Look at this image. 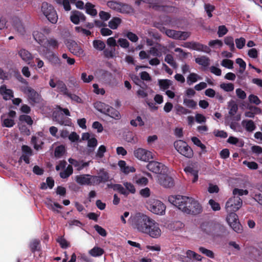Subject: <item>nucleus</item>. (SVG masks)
<instances>
[{"label":"nucleus","instance_id":"f257e3e1","mask_svg":"<svg viewBox=\"0 0 262 262\" xmlns=\"http://www.w3.org/2000/svg\"><path fill=\"white\" fill-rule=\"evenodd\" d=\"M168 200L186 214L196 215L201 213L203 210L199 202L191 197L171 195L168 197Z\"/></svg>","mask_w":262,"mask_h":262},{"label":"nucleus","instance_id":"f03ea898","mask_svg":"<svg viewBox=\"0 0 262 262\" xmlns=\"http://www.w3.org/2000/svg\"><path fill=\"white\" fill-rule=\"evenodd\" d=\"M152 219L144 213L137 212L130 216L128 223L137 232L145 234Z\"/></svg>","mask_w":262,"mask_h":262},{"label":"nucleus","instance_id":"7ed1b4c3","mask_svg":"<svg viewBox=\"0 0 262 262\" xmlns=\"http://www.w3.org/2000/svg\"><path fill=\"white\" fill-rule=\"evenodd\" d=\"M147 208L152 213L163 215L165 213L166 206L160 200L150 198L146 202Z\"/></svg>","mask_w":262,"mask_h":262},{"label":"nucleus","instance_id":"20e7f679","mask_svg":"<svg viewBox=\"0 0 262 262\" xmlns=\"http://www.w3.org/2000/svg\"><path fill=\"white\" fill-rule=\"evenodd\" d=\"M41 12L43 15L52 24H55L58 20V16L54 7L47 2L41 4Z\"/></svg>","mask_w":262,"mask_h":262},{"label":"nucleus","instance_id":"39448f33","mask_svg":"<svg viewBox=\"0 0 262 262\" xmlns=\"http://www.w3.org/2000/svg\"><path fill=\"white\" fill-rule=\"evenodd\" d=\"M176 149L181 155L188 158H191L193 155L192 149L186 142L183 140H178L174 143Z\"/></svg>","mask_w":262,"mask_h":262},{"label":"nucleus","instance_id":"423d86ee","mask_svg":"<svg viewBox=\"0 0 262 262\" xmlns=\"http://www.w3.org/2000/svg\"><path fill=\"white\" fill-rule=\"evenodd\" d=\"M58 47V42L56 40L53 38L46 39L43 46L38 49V51L40 54L46 57H49L50 55L55 56L53 53L49 51L48 48L56 49Z\"/></svg>","mask_w":262,"mask_h":262},{"label":"nucleus","instance_id":"0eeeda50","mask_svg":"<svg viewBox=\"0 0 262 262\" xmlns=\"http://www.w3.org/2000/svg\"><path fill=\"white\" fill-rule=\"evenodd\" d=\"M243 205V201L238 196H233L226 202L225 209L227 212H235L238 210Z\"/></svg>","mask_w":262,"mask_h":262},{"label":"nucleus","instance_id":"6e6552de","mask_svg":"<svg viewBox=\"0 0 262 262\" xmlns=\"http://www.w3.org/2000/svg\"><path fill=\"white\" fill-rule=\"evenodd\" d=\"M160 225L154 219H152L145 234L151 238H158L162 233Z\"/></svg>","mask_w":262,"mask_h":262},{"label":"nucleus","instance_id":"1a4fd4ad","mask_svg":"<svg viewBox=\"0 0 262 262\" xmlns=\"http://www.w3.org/2000/svg\"><path fill=\"white\" fill-rule=\"evenodd\" d=\"M134 156L139 160L148 162L154 158L153 153L143 148H137L134 150Z\"/></svg>","mask_w":262,"mask_h":262},{"label":"nucleus","instance_id":"9d476101","mask_svg":"<svg viewBox=\"0 0 262 262\" xmlns=\"http://www.w3.org/2000/svg\"><path fill=\"white\" fill-rule=\"evenodd\" d=\"M228 215L226 217L227 222L232 229L237 233L241 232L242 230V226L240 224L238 216L235 212H227Z\"/></svg>","mask_w":262,"mask_h":262},{"label":"nucleus","instance_id":"9b49d317","mask_svg":"<svg viewBox=\"0 0 262 262\" xmlns=\"http://www.w3.org/2000/svg\"><path fill=\"white\" fill-rule=\"evenodd\" d=\"M97 178L93 175L83 174L75 177V181L81 185H95V181Z\"/></svg>","mask_w":262,"mask_h":262},{"label":"nucleus","instance_id":"f8f14e48","mask_svg":"<svg viewBox=\"0 0 262 262\" xmlns=\"http://www.w3.org/2000/svg\"><path fill=\"white\" fill-rule=\"evenodd\" d=\"M147 168L149 170L159 174V175L166 173L167 172V168L166 166L161 163L156 161L149 162L147 165Z\"/></svg>","mask_w":262,"mask_h":262},{"label":"nucleus","instance_id":"ddd939ff","mask_svg":"<svg viewBox=\"0 0 262 262\" xmlns=\"http://www.w3.org/2000/svg\"><path fill=\"white\" fill-rule=\"evenodd\" d=\"M165 34L169 37L174 39L186 40L190 35V33L188 32H182L176 31L173 30H167Z\"/></svg>","mask_w":262,"mask_h":262},{"label":"nucleus","instance_id":"4468645a","mask_svg":"<svg viewBox=\"0 0 262 262\" xmlns=\"http://www.w3.org/2000/svg\"><path fill=\"white\" fill-rule=\"evenodd\" d=\"M70 51L74 55L78 57H83L85 53L81 46L76 42L71 40L68 42L67 45Z\"/></svg>","mask_w":262,"mask_h":262},{"label":"nucleus","instance_id":"2eb2a0df","mask_svg":"<svg viewBox=\"0 0 262 262\" xmlns=\"http://www.w3.org/2000/svg\"><path fill=\"white\" fill-rule=\"evenodd\" d=\"M221 228L218 224L213 223H204L201 226L202 230L208 235H213L217 232V230Z\"/></svg>","mask_w":262,"mask_h":262},{"label":"nucleus","instance_id":"dca6fc26","mask_svg":"<svg viewBox=\"0 0 262 262\" xmlns=\"http://www.w3.org/2000/svg\"><path fill=\"white\" fill-rule=\"evenodd\" d=\"M158 183L165 187H170L173 185V180L166 173L158 176Z\"/></svg>","mask_w":262,"mask_h":262},{"label":"nucleus","instance_id":"f3484780","mask_svg":"<svg viewBox=\"0 0 262 262\" xmlns=\"http://www.w3.org/2000/svg\"><path fill=\"white\" fill-rule=\"evenodd\" d=\"M184 170L190 177H192V183H194L198 181L199 169L197 166L194 165H189Z\"/></svg>","mask_w":262,"mask_h":262},{"label":"nucleus","instance_id":"a211bd4d","mask_svg":"<svg viewBox=\"0 0 262 262\" xmlns=\"http://www.w3.org/2000/svg\"><path fill=\"white\" fill-rule=\"evenodd\" d=\"M70 20L74 24L77 25L80 21L85 20V17L83 13L78 11H73L71 13Z\"/></svg>","mask_w":262,"mask_h":262},{"label":"nucleus","instance_id":"6ab92c4d","mask_svg":"<svg viewBox=\"0 0 262 262\" xmlns=\"http://www.w3.org/2000/svg\"><path fill=\"white\" fill-rule=\"evenodd\" d=\"M0 94L6 100H10L13 97V91L8 89L5 85H2L0 87Z\"/></svg>","mask_w":262,"mask_h":262},{"label":"nucleus","instance_id":"aec40b11","mask_svg":"<svg viewBox=\"0 0 262 262\" xmlns=\"http://www.w3.org/2000/svg\"><path fill=\"white\" fill-rule=\"evenodd\" d=\"M99 174L100 176H94L97 179L95 181V185L100 184L101 182H105L109 180V175L107 172L104 170V169L99 170Z\"/></svg>","mask_w":262,"mask_h":262},{"label":"nucleus","instance_id":"412c9836","mask_svg":"<svg viewBox=\"0 0 262 262\" xmlns=\"http://www.w3.org/2000/svg\"><path fill=\"white\" fill-rule=\"evenodd\" d=\"M18 54L21 59L27 63H30V61L33 59V56L28 51L24 49H20Z\"/></svg>","mask_w":262,"mask_h":262},{"label":"nucleus","instance_id":"4be33fe9","mask_svg":"<svg viewBox=\"0 0 262 262\" xmlns=\"http://www.w3.org/2000/svg\"><path fill=\"white\" fill-rule=\"evenodd\" d=\"M54 117L55 120L61 125H69L71 123L69 119L65 117L61 113L54 114Z\"/></svg>","mask_w":262,"mask_h":262},{"label":"nucleus","instance_id":"5701e85b","mask_svg":"<svg viewBox=\"0 0 262 262\" xmlns=\"http://www.w3.org/2000/svg\"><path fill=\"white\" fill-rule=\"evenodd\" d=\"M118 166L120 170L125 174L135 171V169L132 166L127 165L124 161L120 160L118 162Z\"/></svg>","mask_w":262,"mask_h":262},{"label":"nucleus","instance_id":"b1692460","mask_svg":"<svg viewBox=\"0 0 262 262\" xmlns=\"http://www.w3.org/2000/svg\"><path fill=\"white\" fill-rule=\"evenodd\" d=\"M202 77L195 73H190L186 78L187 83L188 85H191L199 80L202 79Z\"/></svg>","mask_w":262,"mask_h":262},{"label":"nucleus","instance_id":"393cba45","mask_svg":"<svg viewBox=\"0 0 262 262\" xmlns=\"http://www.w3.org/2000/svg\"><path fill=\"white\" fill-rule=\"evenodd\" d=\"M26 93L27 94L29 98L34 102H38L40 100V95L33 89L28 88L26 90Z\"/></svg>","mask_w":262,"mask_h":262},{"label":"nucleus","instance_id":"a878e982","mask_svg":"<svg viewBox=\"0 0 262 262\" xmlns=\"http://www.w3.org/2000/svg\"><path fill=\"white\" fill-rule=\"evenodd\" d=\"M95 108L99 112L105 115L110 108V105L101 102H97L94 104Z\"/></svg>","mask_w":262,"mask_h":262},{"label":"nucleus","instance_id":"bb28decb","mask_svg":"<svg viewBox=\"0 0 262 262\" xmlns=\"http://www.w3.org/2000/svg\"><path fill=\"white\" fill-rule=\"evenodd\" d=\"M33 35L34 39L42 47L46 40L45 35L38 31H34Z\"/></svg>","mask_w":262,"mask_h":262},{"label":"nucleus","instance_id":"cd10ccee","mask_svg":"<svg viewBox=\"0 0 262 262\" xmlns=\"http://www.w3.org/2000/svg\"><path fill=\"white\" fill-rule=\"evenodd\" d=\"M105 115L116 120H119L121 118V115L119 111L111 106H110V108H108Z\"/></svg>","mask_w":262,"mask_h":262},{"label":"nucleus","instance_id":"c85d7f7f","mask_svg":"<svg viewBox=\"0 0 262 262\" xmlns=\"http://www.w3.org/2000/svg\"><path fill=\"white\" fill-rule=\"evenodd\" d=\"M176 113L178 115H185L191 113V111L184 106L178 104L174 107Z\"/></svg>","mask_w":262,"mask_h":262},{"label":"nucleus","instance_id":"c756f323","mask_svg":"<svg viewBox=\"0 0 262 262\" xmlns=\"http://www.w3.org/2000/svg\"><path fill=\"white\" fill-rule=\"evenodd\" d=\"M242 124L248 132H252L255 129V125L252 120H244L242 121Z\"/></svg>","mask_w":262,"mask_h":262},{"label":"nucleus","instance_id":"7c9ffc66","mask_svg":"<svg viewBox=\"0 0 262 262\" xmlns=\"http://www.w3.org/2000/svg\"><path fill=\"white\" fill-rule=\"evenodd\" d=\"M122 20L119 17H114L108 22V27L113 30H115L118 28L119 26L121 24Z\"/></svg>","mask_w":262,"mask_h":262},{"label":"nucleus","instance_id":"2f4dec72","mask_svg":"<svg viewBox=\"0 0 262 262\" xmlns=\"http://www.w3.org/2000/svg\"><path fill=\"white\" fill-rule=\"evenodd\" d=\"M195 61L199 64L205 67L208 66L210 64L209 58L205 56L196 58Z\"/></svg>","mask_w":262,"mask_h":262},{"label":"nucleus","instance_id":"473e14b6","mask_svg":"<svg viewBox=\"0 0 262 262\" xmlns=\"http://www.w3.org/2000/svg\"><path fill=\"white\" fill-rule=\"evenodd\" d=\"M183 104L186 107L192 109L195 108L197 106L196 102L186 97H184L183 98Z\"/></svg>","mask_w":262,"mask_h":262},{"label":"nucleus","instance_id":"72a5a7b5","mask_svg":"<svg viewBox=\"0 0 262 262\" xmlns=\"http://www.w3.org/2000/svg\"><path fill=\"white\" fill-rule=\"evenodd\" d=\"M192 50L202 51L206 53H209L210 52V49L206 46H204L199 43L193 41V48Z\"/></svg>","mask_w":262,"mask_h":262},{"label":"nucleus","instance_id":"f704fd0d","mask_svg":"<svg viewBox=\"0 0 262 262\" xmlns=\"http://www.w3.org/2000/svg\"><path fill=\"white\" fill-rule=\"evenodd\" d=\"M160 89L162 90L168 89L172 85V81L169 79H160L158 81Z\"/></svg>","mask_w":262,"mask_h":262},{"label":"nucleus","instance_id":"c9c22d12","mask_svg":"<svg viewBox=\"0 0 262 262\" xmlns=\"http://www.w3.org/2000/svg\"><path fill=\"white\" fill-rule=\"evenodd\" d=\"M86 12L91 16H96L97 14V10L95 9V6L91 3H87L85 5Z\"/></svg>","mask_w":262,"mask_h":262},{"label":"nucleus","instance_id":"e433bc0d","mask_svg":"<svg viewBox=\"0 0 262 262\" xmlns=\"http://www.w3.org/2000/svg\"><path fill=\"white\" fill-rule=\"evenodd\" d=\"M135 183L139 186H145L148 183V179L144 177L135 175L133 178Z\"/></svg>","mask_w":262,"mask_h":262},{"label":"nucleus","instance_id":"4c0bfd02","mask_svg":"<svg viewBox=\"0 0 262 262\" xmlns=\"http://www.w3.org/2000/svg\"><path fill=\"white\" fill-rule=\"evenodd\" d=\"M229 114L231 116H234L237 112L238 106L234 101H230L228 103Z\"/></svg>","mask_w":262,"mask_h":262},{"label":"nucleus","instance_id":"58836bf2","mask_svg":"<svg viewBox=\"0 0 262 262\" xmlns=\"http://www.w3.org/2000/svg\"><path fill=\"white\" fill-rule=\"evenodd\" d=\"M3 125L7 127H11L14 125V121L12 118H6V115H4L1 117Z\"/></svg>","mask_w":262,"mask_h":262},{"label":"nucleus","instance_id":"ea45409f","mask_svg":"<svg viewBox=\"0 0 262 262\" xmlns=\"http://www.w3.org/2000/svg\"><path fill=\"white\" fill-rule=\"evenodd\" d=\"M32 143L34 145V147L36 150H39L41 148V145L43 144L42 140L39 137H33L32 138Z\"/></svg>","mask_w":262,"mask_h":262},{"label":"nucleus","instance_id":"a19ab883","mask_svg":"<svg viewBox=\"0 0 262 262\" xmlns=\"http://www.w3.org/2000/svg\"><path fill=\"white\" fill-rule=\"evenodd\" d=\"M103 250L98 247H94L92 249L89 251V254L94 257L99 256L103 254Z\"/></svg>","mask_w":262,"mask_h":262},{"label":"nucleus","instance_id":"79ce46f5","mask_svg":"<svg viewBox=\"0 0 262 262\" xmlns=\"http://www.w3.org/2000/svg\"><path fill=\"white\" fill-rule=\"evenodd\" d=\"M57 89L58 92H60L63 94L67 95L68 94V91L65 84L61 81H57Z\"/></svg>","mask_w":262,"mask_h":262},{"label":"nucleus","instance_id":"37998d69","mask_svg":"<svg viewBox=\"0 0 262 262\" xmlns=\"http://www.w3.org/2000/svg\"><path fill=\"white\" fill-rule=\"evenodd\" d=\"M93 47L95 49L99 51H102L105 49V43L100 40H95L93 42Z\"/></svg>","mask_w":262,"mask_h":262},{"label":"nucleus","instance_id":"c03bdc74","mask_svg":"<svg viewBox=\"0 0 262 262\" xmlns=\"http://www.w3.org/2000/svg\"><path fill=\"white\" fill-rule=\"evenodd\" d=\"M227 141L230 144L236 145L239 147H242L244 145V142L242 140L234 137H230Z\"/></svg>","mask_w":262,"mask_h":262},{"label":"nucleus","instance_id":"a18cd8bd","mask_svg":"<svg viewBox=\"0 0 262 262\" xmlns=\"http://www.w3.org/2000/svg\"><path fill=\"white\" fill-rule=\"evenodd\" d=\"M225 43L228 46L230 50L233 51L235 49L234 39L231 36L226 37L224 39Z\"/></svg>","mask_w":262,"mask_h":262},{"label":"nucleus","instance_id":"49530a36","mask_svg":"<svg viewBox=\"0 0 262 262\" xmlns=\"http://www.w3.org/2000/svg\"><path fill=\"white\" fill-rule=\"evenodd\" d=\"M121 8H120L119 12L122 13H130L133 12L132 7L128 5L121 3Z\"/></svg>","mask_w":262,"mask_h":262},{"label":"nucleus","instance_id":"de8ad7c7","mask_svg":"<svg viewBox=\"0 0 262 262\" xmlns=\"http://www.w3.org/2000/svg\"><path fill=\"white\" fill-rule=\"evenodd\" d=\"M73 173V168L71 165H68L66 169L60 173V176L62 178H67Z\"/></svg>","mask_w":262,"mask_h":262},{"label":"nucleus","instance_id":"09e8293b","mask_svg":"<svg viewBox=\"0 0 262 262\" xmlns=\"http://www.w3.org/2000/svg\"><path fill=\"white\" fill-rule=\"evenodd\" d=\"M123 185L125 187V190L128 192V194L129 193L134 194L136 192V188L134 185L131 183L128 182H124Z\"/></svg>","mask_w":262,"mask_h":262},{"label":"nucleus","instance_id":"8fccbe9b","mask_svg":"<svg viewBox=\"0 0 262 262\" xmlns=\"http://www.w3.org/2000/svg\"><path fill=\"white\" fill-rule=\"evenodd\" d=\"M66 152V148L64 145H60L57 146L55 150V156L56 157H60L64 155Z\"/></svg>","mask_w":262,"mask_h":262},{"label":"nucleus","instance_id":"3c124183","mask_svg":"<svg viewBox=\"0 0 262 262\" xmlns=\"http://www.w3.org/2000/svg\"><path fill=\"white\" fill-rule=\"evenodd\" d=\"M187 258H181L180 260L183 262H189L192 258L194 259L195 252L191 250H187L186 252Z\"/></svg>","mask_w":262,"mask_h":262},{"label":"nucleus","instance_id":"603ef678","mask_svg":"<svg viewBox=\"0 0 262 262\" xmlns=\"http://www.w3.org/2000/svg\"><path fill=\"white\" fill-rule=\"evenodd\" d=\"M130 124L133 126H142L144 125V122L141 117L138 116L135 119L130 121Z\"/></svg>","mask_w":262,"mask_h":262},{"label":"nucleus","instance_id":"864d4df0","mask_svg":"<svg viewBox=\"0 0 262 262\" xmlns=\"http://www.w3.org/2000/svg\"><path fill=\"white\" fill-rule=\"evenodd\" d=\"M220 88L226 92H232L234 90V85L231 83H222Z\"/></svg>","mask_w":262,"mask_h":262},{"label":"nucleus","instance_id":"5fc2aeb1","mask_svg":"<svg viewBox=\"0 0 262 262\" xmlns=\"http://www.w3.org/2000/svg\"><path fill=\"white\" fill-rule=\"evenodd\" d=\"M107 5L110 8L118 12H119V9L121 7L120 3H118L115 1L108 2Z\"/></svg>","mask_w":262,"mask_h":262},{"label":"nucleus","instance_id":"6e6d98bb","mask_svg":"<svg viewBox=\"0 0 262 262\" xmlns=\"http://www.w3.org/2000/svg\"><path fill=\"white\" fill-rule=\"evenodd\" d=\"M235 61L236 63L238 64L240 67L238 72L240 73L241 74H243L246 69V62L242 58H237Z\"/></svg>","mask_w":262,"mask_h":262},{"label":"nucleus","instance_id":"4d7b16f0","mask_svg":"<svg viewBox=\"0 0 262 262\" xmlns=\"http://www.w3.org/2000/svg\"><path fill=\"white\" fill-rule=\"evenodd\" d=\"M227 247L229 250L234 251H238L241 249L239 245L234 241H230Z\"/></svg>","mask_w":262,"mask_h":262},{"label":"nucleus","instance_id":"13d9d810","mask_svg":"<svg viewBox=\"0 0 262 262\" xmlns=\"http://www.w3.org/2000/svg\"><path fill=\"white\" fill-rule=\"evenodd\" d=\"M232 193L233 196L236 195L242 196L244 195H247L248 194V191L246 189L234 188L233 190Z\"/></svg>","mask_w":262,"mask_h":262},{"label":"nucleus","instance_id":"bf43d9fd","mask_svg":"<svg viewBox=\"0 0 262 262\" xmlns=\"http://www.w3.org/2000/svg\"><path fill=\"white\" fill-rule=\"evenodd\" d=\"M199 250L200 252L205 254L206 256H207L210 258H214V253L212 251L207 249L203 247H200L199 248Z\"/></svg>","mask_w":262,"mask_h":262},{"label":"nucleus","instance_id":"052dcab7","mask_svg":"<svg viewBox=\"0 0 262 262\" xmlns=\"http://www.w3.org/2000/svg\"><path fill=\"white\" fill-rule=\"evenodd\" d=\"M19 120L20 122H25L27 123L28 125H31L33 124V120L31 119V117L26 115H22L19 116Z\"/></svg>","mask_w":262,"mask_h":262},{"label":"nucleus","instance_id":"680f3d73","mask_svg":"<svg viewBox=\"0 0 262 262\" xmlns=\"http://www.w3.org/2000/svg\"><path fill=\"white\" fill-rule=\"evenodd\" d=\"M103 53L107 58H113L115 56V49L114 48L106 49L104 50Z\"/></svg>","mask_w":262,"mask_h":262},{"label":"nucleus","instance_id":"e2e57ef3","mask_svg":"<svg viewBox=\"0 0 262 262\" xmlns=\"http://www.w3.org/2000/svg\"><path fill=\"white\" fill-rule=\"evenodd\" d=\"M46 204L48 207L53 211L55 210V207L57 208H62V206L57 203H53L50 200H49L46 202Z\"/></svg>","mask_w":262,"mask_h":262},{"label":"nucleus","instance_id":"0e129e2a","mask_svg":"<svg viewBox=\"0 0 262 262\" xmlns=\"http://www.w3.org/2000/svg\"><path fill=\"white\" fill-rule=\"evenodd\" d=\"M221 65L226 68L232 69L233 68V62L229 59H223L221 62Z\"/></svg>","mask_w":262,"mask_h":262},{"label":"nucleus","instance_id":"69168bd1","mask_svg":"<svg viewBox=\"0 0 262 262\" xmlns=\"http://www.w3.org/2000/svg\"><path fill=\"white\" fill-rule=\"evenodd\" d=\"M114 190L118 191L120 193L127 196L128 195V192L126 191L125 189L120 184H115L114 186Z\"/></svg>","mask_w":262,"mask_h":262},{"label":"nucleus","instance_id":"338daca9","mask_svg":"<svg viewBox=\"0 0 262 262\" xmlns=\"http://www.w3.org/2000/svg\"><path fill=\"white\" fill-rule=\"evenodd\" d=\"M195 120L198 123H205L206 121V118L203 114L196 113L195 115Z\"/></svg>","mask_w":262,"mask_h":262},{"label":"nucleus","instance_id":"774afa93","mask_svg":"<svg viewBox=\"0 0 262 262\" xmlns=\"http://www.w3.org/2000/svg\"><path fill=\"white\" fill-rule=\"evenodd\" d=\"M235 42L236 47L238 49H241L245 46L246 40L244 38L241 37L239 38L236 39Z\"/></svg>","mask_w":262,"mask_h":262}]
</instances>
